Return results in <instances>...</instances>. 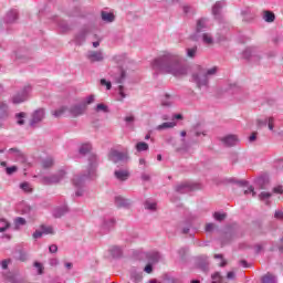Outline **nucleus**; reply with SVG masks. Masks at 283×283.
I'll return each mask as SVG.
<instances>
[{
	"mask_svg": "<svg viewBox=\"0 0 283 283\" xmlns=\"http://www.w3.org/2000/svg\"><path fill=\"white\" fill-rule=\"evenodd\" d=\"M268 184H269V181L264 178H259L256 180V185H258L259 189H266Z\"/></svg>",
	"mask_w": 283,
	"mask_h": 283,
	"instance_id": "40",
	"label": "nucleus"
},
{
	"mask_svg": "<svg viewBox=\"0 0 283 283\" xmlns=\"http://www.w3.org/2000/svg\"><path fill=\"white\" fill-rule=\"evenodd\" d=\"M51 167H54V158L48 157L46 159L42 160L43 169H51Z\"/></svg>",
	"mask_w": 283,
	"mask_h": 283,
	"instance_id": "32",
	"label": "nucleus"
},
{
	"mask_svg": "<svg viewBox=\"0 0 283 283\" xmlns=\"http://www.w3.org/2000/svg\"><path fill=\"white\" fill-rule=\"evenodd\" d=\"M33 266H35V269H38V275H43V264H41V262L35 261Z\"/></svg>",
	"mask_w": 283,
	"mask_h": 283,
	"instance_id": "51",
	"label": "nucleus"
},
{
	"mask_svg": "<svg viewBox=\"0 0 283 283\" xmlns=\"http://www.w3.org/2000/svg\"><path fill=\"white\" fill-rule=\"evenodd\" d=\"M102 19H103V21H106L107 23H113V21L116 19V17L114 15V13L102 11Z\"/></svg>",
	"mask_w": 283,
	"mask_h": 283,
	"instance_id": "30",
	"label": "nucleus"
},
{
	"mask_svg": "<svg viewBox=\"0 0 283 283\" xmlns=\"http://www.w3.org/2000/svg\"><path fill=\"white\" fill-rule=\"evenodd\" d=\"M20 189L22 190V191H25V193H32V187L30 186V184L29 182H22L21 185H20Z\"/></svg>",
	"mask_w": 283,
	"mask_h": 283,
	"instance_id": "39",
	"label": "nucleus"
},
{
	"mask_svg": "<svg viewBox=\"0 0 283 283\" xmlns=\"http://www.w3.org/2000/svg\"><path fill=\"white\" fill-rule=\"evenodd\" d=\"M272 197H273V193L266 192V191H262L259 195V200H261L262 202H265V205L268 207H271V200H269V199L272 198Z\"/></svg>",
	"mask_w": 283,
	"mask_h": 283,
	"instance_id": "19",
	"label": "nucleus"
},
{
	"mask_svg": "<svg viewBox=\"0 0 283 283\" xmlns=\"http://www.w3.org/2000/svg\"><path fill=\"white\" fill-rule=\"evenodd\" d=\"M212 282L211 283H220L222 282V275H220V272H216L211 275Z\"/></svg>",
	"mask_w": 283,
	"mask_h": 283,
	"instance_id": "46",
	"label": "nucleus"
},
{
	"mask_svg": "<svg viewBox=\"0 0 283 283\" xmlns=\"http://www.w3.org/2000/svg\"><path fill=\"white\" fill-rule=\"evenodd\" d=\"M65 176V170H61L57 175H52L50 177H43L42 182L43 185H56L61 182Z\"/></svg>",
	"mask_w": 283,
	"mask_h": 283,
	"instance_id": "5",
	"label": "nucleus"
},
{
	"mask_svg": "<svg viewBox=\"0 0 283 283\" xmlns=\"http://www.w3.org/2000/svg\"><path fill=\"white\" fill-rule=\"evenodd\" d=\"M253 54H255V48L250 46L243 51L242 56H243V59L249 61V59H251V56H253Z\"/></svg>",
	"mask_w": 283,
	"mask_h": 283,
	"instance_id": "31",
	"label": "nucleus"
},
{
	"mask_svg": "<svg viewBox=\"0 0 283 283\" xmlns=\"http://www.w3.org/2000/svg\"><path fill=\"white\" fill-rule=\"evenodd\" d=\"M174 127H176V122H166V123H163L161 125H159L157 127V129H159V130L171 129Z\"/></svg>",
	"mask_w": 283,
	"mask_h": 283,
	"instance_id": "35",
	"label": "nucleus"
},
{
	"mask_svg": "<svg viewBox=\"0 0 283 283\" xmlns=\"http://www.w3.org/2000/svg\"><path fill=\"white\" fill-rule=\"evenodd\" d=\"M127 78V72L122 66L117 67V73L114 75V80L117 84H123Z\"/></svg>",
	"mask_w": 283,
	"mask_h": 283,
	"instance_id": "14",
	"label": "nucleus"
},
{
	"mask_svg": "<svg viewBox=\"0 0 283 283\" xmlns=\"http://www.w3.org/2000/svg\"><path fill=\"white\" fill-rule=\"evenodd\" d=\"M213 218H214V220H217L218 222H222L223 220L227 219V213L214 212V213H213Z\"/></svg>",
	"mask_w": 283,
	"mask_h": 283,
	"instance_id": "42",
	"label": "nucleus"
},
{
	"mask_svg": "<svg viewBox=\"0 0 283 283\" xmlns=\"http://www.w3.org/2000/svg\"><path fill=\"white\" fill-rule=\"evenodd\" d=\"M87 36V30H82L76 36H75V43L76 45H81L85 38Z\"/></svg>",
	"mask_w": 283,
	"mask_h": 283,
	"instance_id": "26",
	"label": "nucleus"
},
{
	"mask_svg": "<svg viewBox=\"0 0 283 283\" xmlns=\"http://www.w3.org/2000/svg\"><path fill=\"white\" fill-rule=\"evenodd\" d=\"M118 92H119V96L122 97V98H125L127 95L125 94V86H123V85H119L118 86Z\"/></svg>",
	"mask_w": 283,
	"mask_h": 283,
	"instance_id": "58",
	"label": "nucleus"
},
{
	"mask_svg": "<svg viewBox=\"0 0 283 283\" xmlns=\"http://www.w3.org/2000/svg\"><path fill=\"white\" fill-rule=\"evenodd\" d=\"M115 224L116 220L111 219L109 221L104 222V229H106V231H109V229H114Z\"/></svg>",
	"mask_w": 283,
	"mask_h": 283,
	"instance_id": "44",
	"label": "nucleus"
},
{
	"mask_svg": "<svg viewBox=\"0 0 283 283\" xmlns=\"http://www.w3.org/2000/svg\"><path fill=\"white\" fill-rule=\"evenodd\" d=\"M144 271H145L146 273H153V272H154V265H151V263H148V264L145 266Z\"/></svg>",
	"mask_w": 283,
	"mask_h": 283,
	"instance_id": "60",
	"label": "nucleus"
},
{
	"mask_svg": "<svg viewBox=\"0 0 283 283\" xmlns=\"http://www.w3.org/2000/svg\"><path fill=\"white\" fill-rule=\"evenodd\" d=\"M217 73L218 66H213L207 71L205 67L197 65L195 66V72L192 73V81L199 88H201L205 85H209V76H213Z\"/></svg>",
	"mask_w": 283,
	"mask_h": 283,
	"instance_id": "2",
	"label": "nucleus"
},
{
	"mask_svg": "<svg viewBox=\"0 0 283 283\" xmlns=\"http://www.w3.org/2000/svg\"><path fill=\"white\" fill-rule=\"evenodd\" d=\"M214 260H221V263L219 264V266H226L227 265V260H224V255L222 254H214Z\"/></svg>",
	"mask_w": 283,
	"mask_h": 283,
	"instance_id": "49",
	"label": "nucleus"
},
{
	"mask_svg": "<svg viewBox=\"0 0 283 283\" xmlns=\"http://www.w3.org/2000/svg\"><path fill=\"white\" fill-rule=\"evenodd\" d=\"M18 260H20V262H28V253L20 252Z\"/></svg>",
	"mask_w": 283,
	"mask_h": 283,
	"instance_id": "56",
	"label": "nucleus"
},
{
	"mask_svg": "<svg viewBox=\"0 0 283 283\" xmlns=\"http://www.w3.org/2000/svg\"><path fill=\"white\" fill-rule=\"evenodd\" d=\"M98 167V161L96 155L92 154L88 156V170L85 175H76L73 178L74 187H83V182H85V178H94L96 176V168Z\"/></svg>",
	"mask_w": 283,
	"mask_h": 283,
	"instance_id": "3",
	"label": "nucleus"
},
{
	"mask_svg": "<svg viewBox=\"0 0 283 283\" xmlns=\"http://www.w3.org/2000/svg\"><path fill=\"white\" fill-rule=\"evenodd\" d=\"M19 19V11L11 10L7 13V23H14Z\"/></svg>",
	"mask_w": 283,
	"mask_h": 283,
	"instance_id": "23",
	"label": "nucleus"
},
{
	"mask_svg": "<svg viewBox=\"0 0 283 283\" xmlns=\"http://www.w3.org/2000/svg\"><path fill=\"white\" fill-rule=\"evenodd\" d=\"M135 149L136 151L140 153V151H149V144L145 143V142H139L135 145Z\"/></svg>",
	"mask_w": 283,
	"mask_h": 283,
	"instance_id": "28",
	"label": "nucleus"
},
{
	"mask_svg": "<svg viewBox=\"0 0 283 283\" xmlns=\"http://www.w3.org/2000/svg\"><path fill=\"white\" fill-rule=\"evenodd\" d=\"M274 218H276V220H281V222H283V212L282 211H276L274 213Z\"/></svg>",
	"mask_w": 283,
	"mask_h": 283,
	"instance_id": "62",
	"label": "nucleus"
},
{
	"mask_svg": "<svg viewBox=\"0 0 283 283\" xmlns=\"http://www.w3.org/2000/svg\"><path fill=\"white\" fill-rule=\"evenodd\" d=\"M115 178L117 180H120L122 182H125L129 178V171L127 170H116L115 172Z\"/></svg>",
	"mask_w": 283,
	"mask_h": 283,
	"instance_id": "20",
	"label": "nucleus"
},
{
	"mask_svg": "<svg viewBox=\"0 0 283 283\" xmlns=\"http://www.w3.org/2000/svg\"><path fill=\"white\" fill-rule=\"evenodd\" d=\"M209 20L207 18H201L197 20V27H196V32L200 33L202 30H207V23Z\"/></svg>",
	"mask_w": 283,
	"mask_h": 283,
	"instance_id": "18",
	"label": "nucleus"
},
{
	"mask_svg": "<svg viewBox=\"0 0 283 283\" xmlns=\"http://www.w3.org/2000/svg\"><path fill=\"white\" fill-rule=\"evenodd\" d=\"M108 158L113 163H120V160H127L128 157H127V153H122L113 149L109 151Z\"/></svg>",
	"mask_w": 283,
	"mask_h": 283,
	"instance_id": "11",
	"label": "nucleus"
},
{
	"mask_svg": "<svg viewBox=\"0 0 283 283\" xmlns=\"http://www.w3.org/2000/svg\"><path fill=\"white\" fill-rule=\"evenodd\" d=\"M263 19L266 23H273V21H275V13H273V11L265 10L263 11Z\"/></svg>",
	"mask_w": 283,
	"mask_h": 283,
	"instance_id": "24",
	"label": "nucleus"
},
{
	"mask_svg": "<svg viewBox=\"0 0 283 283\" xmlns=\"http://www.w3.org/2000/svg\"><path fill=\"white\" fill-rule=\"evenodd\" d=\"M233 240V234L226 232L222 238H221V243L222 244H229V242Z\"/></svg>",
	"mask_w": 283,
	"mask_h": 283,
	"instance_id": "37",
	"label": "nucleus"
},
{
	"mask_svg": "<svg viewBox=\"0 0 283 283\" xmlns=\"http://www.w3.org/2000/svg\"><path fill=\"white\" fill-rule=\"evenodd\" d=\"M4 118H8V104L0 102V128L3 127L1 122L4 120Z\"/></svg>",
	"mask_w": 283,
	"mask_h": 283,
	"instance_id": "16",
	"label": "nucleus"
},
{
	"mask_svg": "<svg viewBox=\"0 0 283 283\" xmlns=\"http://www.w3.org/2000/svg\"><path fill=\"white\" fill-rule=\"evenodd\" d=\"M268 127H269L270 132H273V129L275 127V118L274 117L268 118Z\"/></svg>",
	"mask_w": 283,
	"mask_h": 283,
	"instance_id": "50",
	"label": "nucleus"
},
{
	"mask_svg": "<svg viewBox=\"0 0 283 283\" xmlns=\"http://www.w3.org/2000/svg\"><path fill=\"white\" fill-rule=\"evenodd\" d=\"M0 222H3L4 227L0 228V233H6V231H8V229H10V222L6 221L4 219H2Z\"/></svg>",
	"mask_w": 283,
	"mask_h": 283,
	"instance_id": "53",
	"label": "nucleus"
},
{
	"mask_svg": "<svg viewBox=\"0 0 283 283\" xmlns=\"http://www.w3.org/2000/svg\"><path fill=\"white\" fill-rule=\"evenodd\" d=\"M130 280L134 283H140V282H143V275L138 274V273H133V274H130Z\"/></svg>",
	"mask_w": 283,
	"mask_h": 283,
	"instance_id": "41",
	"label": "nucleus"
},
{
	"mask_svg": "<svg viewBox=\"0 0 283 283\" xmlns=\"http://www.w3.org/2000/svg\"><path fill=\"white\" fill-rule=\"evenodd\" d=\"M197 265L201 271H209V261H207V256H199Z\"/></svg>",
	"mask_w": 283,
	"mask_h": 283,
	"instance_id": "17",
	"label": "nucleus"
},
{
	"mask_svg": "<svg viewBox=\"0 0 283 283\" xmlns=\"http://www.w3.org/2000/svg\"><path fill=\"white\" fill-rule=\"evenodd\" d=\"M40 229H42V233H45L46 235L48 234H54V228H52V226H44V224H42L41 227H40Z\"/></svg>",
	"mask_w": 283,
	"mask_h": 283,
	"instance_id": "38",
	"label": "nucleus"
},
{
	"mask_svg": "<svg viewBox=\"0 0 283 283\" xmlns=\"http://www.w3.org/2000/svg\"><path fill=\"white\" fill-rule=\"evenodd\" d=\"M9 154H13L15 160H18V163H22V165L28 163V158L21 150H19V148H10Z\"/></svg>",
	"mask_w": 283,
	"mask_h": 283,
	"instance_id": "12",
	"label": "nucleus"
},
{
	"mask_svg": "<svg viewBox=\"0 0 283 283\" xmlns=\"http://www.w3.org/2000/svg\"><path fill=\"white\" fill-rule=\"evenodd\" d=\"M34 240H39V238H43V231L35 230L33 233Z\"/></svg>",
	"mask_w": 283,
	"mask_h": 283,
	"instance_id": "61",
	"label": "nucleus"
},
{
	"mask_svg": "<svg viewBox=\"0 0 283 283\" xmlns=\"http://www.w3.org/2000/svg\"><path fill=\"white\" fill-rule=\"evenodd\" d=\"M70 211L67 206L57 207L53 210V218H63Z\"/></svg>",
	"mask_w": 283,
	"mask_h": 283,
	"instance_id": "15",
	"label": "nucleus"
},
{
	"mask_svg": "<svg viewBox=\"0 0 283 283\" xmlns=\"http://www.w3.org/2000/svg\"><path fill=\"white\" fill-rule=\"evenodd\" d=\"M201 39L205 45H213V35L211 33H203Z\"/></svg>",
	"mask_w": 283,
	"mask_h": 283,
	"instance_id": "29",
	"label": "nucleus"
},
{
	"mask_svg": "<svg viewBox=\"0 0 283 283\" xmlns=\"http://www.w3.org/2000/svg\"><path fill=\"white\" fill-rule=\"evenodd\" d=\"M186 52L189 59H196V54H198V45L186 49Z\"/></svg>",
	"mask_w": 283,
	"mask_h": 283,
	"instance_id": "33",
	"label": "nucleus"
},
{
	"mask_svg": "<svg viewBox=\"0 0 283 283\" xmlns=\"http://www.w3.org/2000/svg\"><path fill=\"white\" fill-rule=\"evenodd\" d=\"M95 112H103L104 114H109V107H107V105L101 103V104L96 105Z\"/></svg>",
	"mask_w": 283,
	"mask_h": 283,
	"instance_id": "36",
	"label": "nucleus"
},
{
	"mask_svg": "<svg viewBox=\"0 0 283 283\" xmlns=\"http://www.w3.org/2000/svg\"><path fill=\"white\" fill-rule=\"evenodd\" d=\"M92 103H94V95L87 96L86 99L82 103V105H85V107H87V105H92Z\"/></svg>",
	"mask_w": 283,
	"mask_h": 283,
	"instance_id": "54",
	"label": "nucleus"
},
{
	"mask_svg": "<svg viewBox=\"0 0 283 283\" xmlns=\"http://www.w3.org/2000/svg\"><path fill=\"white\" fill-rule=\"evenodd\" d=\"M87 112V106L85 104H75L69 108V113L73 118H77V116H83Z\"/></svg>",
	"mask_w": 283,
	"mask_h": 283,
	"instance_id": "6",
	"label": "nucleus"
},
{
	"mask_svg": "<svg viewBox=\"0 0 283 283\" xmlns=\"http://www.w3.org/2000/svg\"><path fill=\"white\" fill-rule=\"evenodd\" d=\"M145 209H149V211H156V202H151L150 200L145 201Z\"/></svg>",
	"mask_w": 283,
	"mask_h": 283,
	"instance_id": "45",
	"label": "nucleus"
},
{
	"mask_svg": "<svg viewBox=\"0 0 283 283\" xmlns=\"http://www.w3.org/2000/svg\"><path fill=\"white\" fill-rule=\"evenodd\" d=\"M224 6H227V2L224 1H217L214 3V6L212 7V14L214 17H218V14H220L222 8H224Z\"/></svg>",
	"mask_w": 283,
	"mask_h": 283,
	"instance_id": "21",
	"label": "nucleus"
},
{
	"mask_svg": "<svg viewBox=\"0 0 283 283\" xmlns=\"http://www.w3.org/2000/svg\"><path fill=\"white\" fill-rule=\"evenodd\" d=\"M30 90H32L30 86H25L21 93H18L12 97V103L19 105V103L28 101V92H30Z\"/></svg>",
	"mask_w": 283,
	"mask_h": 283,
	"instance_id": "9",
	"label": "nucleus"
},
{
	"mask_svg": "<svg viewBox=\"0 0 283 283\" xmlns=\"http://www.w3.org/2000/svg\"><path fill=\"white\" fill-rule=\"evenodd\" d=\"M15 118H18V125H25V120L23 119L25 118V113H18Z\"/></svg>",
	"mask_w": 283,
	"mask_h": 283,
	"instance_id": "47",
	"label": "nucleus"
},
{
	"mask_svg": "<svg viewBox=\"0 0 283 283\" xmlns=\"http://www.w3.org/2000/svg\"><path fill=\"white\" fill-rule=\"evenodd\" d=\"M50 253H56L59 251V247L56 244H52L49 247Z\"/></svg>",
	"mask_w": 283,
	"mask_h": 283,
	"instance_id": "63",
	"label": "nucleus"
},
{
	"mask_svg": "<svg viewBox=\"0 0 283 283\" xmlns=\"http://www.w3.org/2000/svg\"><path fill=\"white\" fill-rule=\"evenodd\" d=\"M273 193H283V188L282 186H277L273 188Z\"/></svg>",
	"mask_w": 283,
	"mask_h": 283,
	"instance_id": "64",
	"label": "nucleus"
},
{
	"mask_svg": "<svg viewBox=\"0 0 283 283\" xmlns=\"http://www.w3.org/2000/svg\"><path fill=\"white\" fill-rule=\"evenodd\" d=\"M109 253L113 258H120L123 255V250L119 247L114 245L109 249Z\"/></svg>",
	"mask_w": 283,
	"mask_h": 283,
	"instance_id": "27",
	"label": "nucleus"
},
{
	"mask_svg": "<svg viewBox=\"0 0 283 283\" xmlns=\"http://www.w3.org/2000/svg\"><path fill=\"white\" fill-rule=\"evenodd\" d=\"M221 140L226 145V147H235V145H238L239 143L238 135H228Z\"/></svg>",
	"mask_w": 283,
	"mask_h": 283,
	"instance_id": "13",
	"label": "nucleus"
},
{
	"mask_svg": "<svg viewBox=\"0 0 283 283\" xmlns=\"http://www.w3.org/2000/svg\"><path fill=\"white\" fill-rule=\"evenodd\" d=\"M256 125H258V127H266L268 119H258Z\"/></svg>",
	"mask_w": 283,
	"mask_h": 283,
	"instance_id": "57",
	"label": "nucleus"
},
{
	"mask_svg": "<svg viewBox=\"0 0 283 283\" xmlns=\"http://www.w3.org/2000/svg\"><path fill=\"white\" fill-rule=\"evenodd\" d=\"M67 109V106H62L59 109L53 112V116H55V118H61V115Z\"/></svg>",
	"mask_w": 283,
	"mask_h": 283,
	"instance_id": "43",
	"label": "nucleus"
},
{
	"mask_svg": "<svg viewBox=\"0 0 283 283\" xmlns=\"http://www.w3.org/2000/svg\"><path fill=\"white\" fill-rule=\"evenodd\" d=\"M14 222H15V227H23L27 223L25 219H23L22 217L15 218Z\"/></svg>",
	"mask_w": 283,
	"mask_h": 283,
	"instance_id": "52",
	"label": "nucleus"
},
{
	"mask_svg": "<svg viewBox=\"0 0 283 283\" xmlns=\"http://www.w3.org/2000/svg\"><path fill=\"white\" fill-rule=\"evenodd\" d=\"M196 189H201L199 184L185 182L176 187L178 193H187L189 191H196Z\"/></svg>",
	"mask_w": 283,
	"mask_h": 283,
	"instance_id": "4",
	"label": "nucleus"
},
{
	"mask_svg": "<svg viewBox=\"0 0 283 283\" xmlns=\"http://www.w3.org/2000/svg\"><path fill=\"white\" fill-rule=\"evenodd\" d=\"M92 151V144H83L80 147V154L82 156H85L86 154H90Z\"/></svg>",
	"mask_w": 283,
	"mask_h": 283,
	"instance_id": "34",
	"label": "nucleus"
},
{
	"mask_svg": "<svg viewBox=\"0 0 283 283\" xmlns=\"http://www.w3.org/2000/svg\"><path fill=\"white\" fill-rule=\"evenodd\" d=\"M261 283H277V277L271 272H268L265 275L262 276Z\"/></svg>",
	"mask_w": 283,
	"mask_h": 283,
	"instance_id": "22",
	"label": "nucleus"
},
{
	"mask_svg": "<svg viewBox=\"0 0 283 283\" xmlns=\"http://www.w3.org/2000/svg\"><path fill=\"white\" fill-rule=\"evenodd\" d=\"M43 118H45V111L43 108L36 109L32 114L30 126L31 127H36V124L41 123V120H43Z\"/></svg>",
	"mask_w": 283,
	"mask_h": 283,
	"instance_id": "8",
	"label": "nucleus"
},
{
	"mask_svg": "<svg viewBox=\"0 0 283 283\" xmlns=\"http://www.w3.org/2000/svg\"><path fill=\"white\" fill-rule=\"evenodd\" d=\"M101 85L106 86V90H112V82H107L105 78L101 80Z\"/></svg>",
	"mask_w": 283,
	"mask_h": 283,
	"instance_id": "55",
	"label": "nucleus"
},
{
	"mask_svg": "<svg viewBox=\"0 0 283 283\" xmlns=\"http://www.w3.org/2000/svg\"><path fill=\"white\" fill-rule=\"evenodd\" d=\"M86 59L90 63H101L104 61L105 56L102 51H88L86 54Z\"/></svg>",
	"mask_w": 283,
	"mask_h": 283,
	"instance_id": "7",
	"label": "nucleus"
},
{
	"mask_svg": "<svg viewBox=\"0 0 283 283\" xmlns=\"http://www.w3.org/2000/svg\"><path fill=\"white\" fill-rule=\"evenodd\" d=\"M216 229V224L214 223H208L207 226H206V231L208 232V233H211V231H213Z\"/></svg>",
	"mask_w": 283,
	"mask_h": 283,
	"instance_id": "59",
	"label": "nucleus"
},
{
	"mask_svg": "<svg viewBox=\"0 0 283 283\" xmlns=\"http://www.w3.org/2000/svg\"><path fill=\"white\" fill-rule=\"evenodd\" d=\"M17 171H19V167L17 166L6 168V172L8 176H12V174H17Z\"/></svg>",
	"mask_w": 283,
	"mask_h": 283,
	"instance_id": "48",
	"label": "nucleus"
},
{
	"mask_svg": "<svg viewBox=\"0 0 283 283\" xmlns=\"http://www.w3.org/2000/svg\"><path fill=\"white\" fill-rule=\"evenodd\" d=\"M147 260H149L153 264H156L160 261L159 252H151L146 255Z\"/></svg>",
	"mask_w": 283,
	"mask_h": 283,
	"instance_id": "25",
	"label": "nucleus"
},
{
	"mask_svg": "<svg viewBox=\"0 0 283 283\" xmlns=\"http://www.w3.org/2000/svg\"><path fill=\"white\" fill-rule=\"evenodd\" d=\"M115 206L118 209H130L132 207V199H127L123 196H116L115 197Z\"/></svg>",
	"mask_w": 283,
	"mask_h": 283,
	"instance_id": "10",
	"label": "nucleus"
},
{
	"mask_svg": "<svg viewBox=\"0 0 283 283\" xmlns=\"http://www.w3.org/2000/svg\"><path fill=\"white\" fill-rule=\"evenodd\" d=\"M153 70L161 74H172V76H187V66L182 63L180 55L166 53L151 63Z\"/></svg>",
	"mask_w": 283,
	"mask_h": 283,
	"instance_id": "1",
	"label": "nucleus"
}]
</instances>
